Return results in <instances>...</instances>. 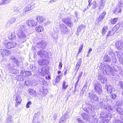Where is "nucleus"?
Returning <instances> with one entry per match:
<instances>
[{"label":"nucleus","mask_w":123,"mask_h":123,"mask_svg":"<svg viewBox=\"0 0 123 123\" xmlns=\"http://www.w3.org/2000/svg\"><path fill=\"white\" fill-rule=\"evenodd\" d=\"M18 36L19 37V43H22L25 41L27 39V35L25 32L22 30H19L17 33Z\"/></svg>","instance_id":"obj_1"},{"label":"nucleus","mask_w":123,"mask_h":123,"mask_svg":"<svg viewBox=\"0 0 123 123\" xmlns=\"http://www.w3.org/2000/svg\"><path fill=\"white\" fill-rule=\"evenodd\" d=\"M100 117L103 121L107 123L109 122L111 116L110 114L108 113L102 112L100 114Z\"/></svg>","instance_id":"obj_2"},{"label":"nucleus","mask_w":123,"mask_h":123,"mask_svg":"<svg viewBox=\"0 0 123 123\" xmlns=\"http://www.w3.org/2000/svg\"><path fill=\"white\" fill-rule=\"evenodd\" d=\"M103 69L106 73V74L112 76L115 75V71L113 70L112 68L108 65H105L103 68Z\"/></svg>","instance_id":"obj_3"},{"label":"nucleus","mask_w":123,"mask_h":123,"mask_svg":"<svg viewBox=\"0 0 123 123\" xmlns=\"http://www.w3.org/2000/svg\"><path fill=\"white\" fill-rule=\"evenodd\" d=\"M93 86L95 91L99 95L102 92V86L98 82L95 81L94 82Z\"/></svg>","instance_id":"obj_4"},{"label":"nucleus","mask_w":123,"mask_h":123,"mask_svg":"<svg viewBox=\"0 0 123 123\" xmlns=\"http://www.w3.org/2000/svg\"><path fill=\"white\" fill-rule=\"evenodd\" d=\"M60 31L62 33L67 34L68 32V28L67 25L63 24L59 25Z\"/></svg>","instance_id":"obj_5"},{"label":"nucleus","mask_w":123,"mask_h":123,"mask_svg":"<svg viewBox=\"0 0 123 123\" xmlns=\"http://www.w3.org/2000/svg\"><path fill=\"white\" fill-rule=\"evenodd\" d=\"M48 92V91L46 87H42L38 92L39 95L43 96H45Z\"/></svg>","instance_id":"obj_6"},{"label":"nucleus","mask_w":123,"mask_h":123,"mask_svg":"<svg viewBox=\"0 0 123 123\" xmlns=\"http://www.w3.org/2000/svg\"><path fill=\"white\" fill-rule=\"evenodd\" d=\"M62 20L64 23L68 25V26L70 27H72L73 25V24L71 19L69 18H64L62 19Z\"/></svg>","instance_id":"obj_7"},{"label":"nucleus","mask_w":123,"mask_h":123,"mask_svg":"<svg viewBox=\"0 0 123 123\" xmlns=\"http://www.w3.org/2000/svg\"><path fill=\"white\" fill-rule=\"evenodd\" d=\"M37 54L43 58H46L48 56L47 51L43 50L39 51L37 52Z\"/></svg>","instance_id":"obj_8"},{"label":"nucleus","mask_w":123,"mask_h":123,"mask_svg":"<svg viewBox=\"0 0 123 123\" xmlns=\"http://www.w3.org/2000/svg\"><path fill=\"white\" fill-rule=\"evenodd\" d=\"M47 43L44 40H43L41 42H39L37 43V47L40 48H44L47 45Z\"/></svg>","instance_id":"obj_9"},{"label":"nucleus","mask_w":123,"mask_h":123,"mask_svg":"<svg viewBox=\"0 0 123 123\" xmlns=\"http://www.w3.org/2000/svg\"><path fill=\"white\" fill-rule=\"evenodd\" d=\"M108 100L107 99H102L100 100L99 102L100 107L102 108H104L108 104Z\"/></svg>","instance_id":"obj_10"},{"label":"nucleus","mask_w":123,"mask_h":123,"mask_svg":"<svg viewBox=\"0 0 123 123\" xmlns=\"http://www.w3.org/2000/svg\"><path fill=\"white\" fill-rule=\"evenodd\" d=\"M88 97L92 101V100L94 101H98V98L96 95L92 93H89Z\"/></svg>","instance_id":"obj_11"},{"label":"nucleus","mask_w":123,"mask_h":123,"mask_svg":"<svg viewBox=\"0 0 123 123\" xmlns=\"http://www.w3.org/2000/svg\"><path fill=\"white\" fill-rule=\"evenodd\" d=\"M105 88L107 89V92L109 93H111V92H114L115 91V89L113 86L110 85L108 86L106 85Z\"/></svg>","instance_id":"obj_12"},{"label":"nucleus","mask_w":123,"mask_h":123,"mask_svg":"<svg viewBox=\"0 0 123 123\" xmlns=\"http://www.w3.org/2000/svg\"><path fill=\"white\" fill-rule=\"evenodd\" d=\"M26 24L30 26H35L37 24V22L33 20H29L26 22Z\"/></svg>","instance_id":"obj_13"},{"label":"nucleus","mask_w":123,"mask_h":123,"mask_svg":"<svg viewBox=\"0 0 123 123\" xmlns=\"http://www.w3.org/2000/svg\"><path fill=\"white\" fill-rule=\"evenodd\" d=\"M16 97V103L15 106L16 107H17L18 105L22 101V99L21 97L17 94H16L14 95Z\"/></svg>","instance_id":"obj_14"},{"label":"nucleus","mask_w":123,"mask_h":123,"mask_svg":"<svg viewBox=\"0 0 123 123\" xmlns=\"http://www.w3.org/2000/svg\"><path fill=\"white\" fill-rule=\"evenodd\" d=\"M34 7V4L32 3L28 4L27 6L24 9L23 12H26L28 11L32 10Z\"/></svg>","instance_id":"obj_15"},{"label":"nucleus","mask_w":123,"mask_h":123,"mask_svg":"<svg viewBox=\"0 0 123 123\" xmlns=\"http://www.w3.org/2000/svg\"><path fill=\"white\" fill-rule=\"evenodd\" d=\"M117 48L119 50H121L123 48V42L122 41L117 42L116 44Z\"/></svg>","instance_id":"obj_16"},{"label":"nucleus","mask_w":123,"mask_h":123,"mask_svg":"<svg viewBox=\"0 0 123 123\" xmlns=\"http://www.w3.org/2000/svg\"><path fill=\"white\" fill-rule=\"evenodd\" d=\"M1 54L3 57V59L5 60L6 59V60L8 56V50L5 49H3Z\"/></svg>","instance_id":"obj_17"},{"label":"nucleus","mask_w":123,"mask_h":123,"mask_svg":"<svg viewBox=\"0 0 123 123\" xmlns=\"http://www.w3.org/2000/svg\"><path fill=\"white\" fill-rule=\"evenodd\" d=\"M58 31L57 30H54L51 35L54 40H57L58 37Z\"/></svg>","instance_id":"obj_18"},{"label":"nucleus","mask_w":123,"mask_h":123,"mask_svg":"<svg viewBox=\"0 0 123 123\" xmlns=\"http://www.w3.org/2000/svg\"><path fill=\"white\" fill-rule=\"evenodd\" d=\"M109 54L110 56L112 58L113 63H115L117 62V59L115 58V55L111 51L109 52Z\"/></svg>","instance_id":"obj_19"},{"label":"nucleus","mask_w":123,"mask_h":123,"mask_svg":"<svg viewBox=\"0 0 123 123\" xmlns=\"http://www.w3.org/2000/svg\"><path fill=\"white\" fill-rule=\"evenodd\" d=\"M81 116L84 119V120L86 121L87 122L90 121V118L89 115L83 113L81 114Z\"/></svg>","instance_id":"obj_20"},{"label":"nucleus","mask_w":123,"mask_h":123,"mask_svg":"<svg viewBox=\"0 0 123 123\" xmlns=\"http://www.w3.org/2000/svg\"><path fill=\"white\" fill-rule=\"evenodd\" d=\"M69 117L68 114L65 115L64 116H62L60 118L59 121V123H64L66 122V119Z\"/></svg>","instance_id":"obj_21"},{"label":"nucleus","mask_w":123,"mask_h":123,"mask_svg":"<svg viewBox=\"0 0 123 123\" xmlns=\"http://www.w3.org/2000/svg\"><path fill=\"white\" fill-rule=\"evenodd\" d=\"M28 91L29 94L30 95L34 97L37 95L36 92L33 89H29L28 90Z\"/></svg>","instance_id":"obj_22"},{"label":"nucleus","mask_w":123,"mask_h":123,"mask_svg":"<svg viewBox=\"0 0 123 123\" xmlns=\"http://www.w3.org/2000/svg\"><path fill=\"white\" fill-rule=\"evenodd\" d=\"M122 10L121 7L119 6H117L115 10L113 11V12L116 14L121 13Z\"/></svg>","instance_id":"obj_23"},{"label":"nucleus","mask_w":123,"mask_h":123,"mask_svg":"<svg viewBox=\"0 0 123 123\" xmlns=\"http://www.w3.org/2000/svg\"><path fill=\"white\" fill-rule=\"evenodd\" d=\"M25 77V76L24 75H19L17 76L16 77V79L18 81H22Z\"/></svg>","instance_id":"obj_24"},{"label":"nucleus","mask_w":123,"mask_h":123,"mask_svg":"<svg viewBox=\"0 0 123 123\" xmlns=\"http://www.w3.org/2000/svg\"><path fill=\"white\" fill-rule=\"evenodd\" d=\"M115 31H114L113 29H112L111 30L107 32V35H106V39L108 38V37L111 36L113 35L115 32Z\"/></svg>","instance_id":"obj_25"},{"label":"nucleus","mask_w":123,"mask_h":123,"mask_svg":"<svg viewBox=\"0 0 123 123\" xmlns=\"http://www.w3.org/2000/svg\"><path fill=\"white\" fill-rule=\"evenodd\" d=\"M116 111L119 114L122 115H123V109L119 107L117 108Z\"/></svg>","instance_id":"obj_26"},{"label":"nucleus","mask_w":123,"mask_h":123,"mask_svg":"<svg viewBox=\"0 0 123 123\" xmlns=\"http://www.w3.org/2000/svg\"><path fill=\"white\" fill-rule=\"evenodd\" d=\"M86 27V26L85 25H80L78 28L77 30V31L78 32H81L82 29H85Z\"/></svg>","instance_id":"obj_27"},{"label":"nucleus","mask_w":123,"mask_h":123,"mask_svg":"<svg viewBox=\"0 0 123 123\" xmlns=\"http://www.w3.org/2000/svg\"><path fill=\"white\" fill-rule=\"evenodd\" d=\"M35 30L37 32H42L43 31V28L42 26L39 25L36 27Z\"/></svg>","instance_id":"obj_28"},{"label":"nucleus","mask_w":123,"mask_h":123,"mask_svg":"<svg viewBox=\"0 0 123 123\" xmlns=\"http://www.w3.org/2000/svg\"><path fill=\"white\" fill-rule=\"evenodd\" d=\"M16 43L15 42H13L11 43H8V49H11L14 48L15 46Z\"/></svg>","instance_id":"obj_29"},{"label":"nucleus","mask_w":123,"mask_h":123,"mask_svg":"<svg viewBox=\"0 0 123 123\" xmlns=\"http://www.w3.org/2000/svg\"><path fill=\"white\" fill-rule=\"evenodd\" d=\"M104 60L105 62H111L110 58L107 55H105L104 56Z\"/></svg>","instance_id":"obj_30"},{"label":"nucleus","mask_w":123,"mask_h":123,"mask_svg":"<svg viewBox=\"0 0 123 123\" xmlns=\"http://www.w3.org/2000/svg\"><path fill=\"white\" fill-rule=\"evenodd\" d=\"M37 19L39 22L42 23L44 21L45 18L43 17L40 16H38L37 17Z\"/></svg>","instance_id":"obj_31"},{"label":"nucleus","mask_w":123,"mask_h":123,"mask_svg":"<svg viewBox=\"0 0 123 123\" xmlns=\"http://www.w3.org/2000/svg\"><path fill=\"white\" fill-rule=\"evenodd\" d=\"M105 109L109 112H111L112 110L111 106L110 105L107 104V105L104 108Z\"/></svg>","instance_id":"obj_32"},{"label":"nucleus","mask_w":123,"mask_h":123,"mask_svg":"<svg viewBox=\"0 0 123 123\" xmlns=\"http://www.w3.org/2000/svg\"><path fill=\"white\" fill-rule=\"evenodd\" d=\"M108 27L106 26H105L102 29V34L103 36L105 35L107 31L108 30Z\"/></svg>","instance_id":"obj_33"},{"label":"nucleus","mask_w":123,"mask_h":123,"mask_svg":"<svg viewBox=\"0 0 123 123\" xmlns=\"http://www.w3.org/2000/svg\"><path fill=\"white\" fill-rule=\"evenodd\" d=\"M105 0H101L100 3V5L99 7L100 9H102L104 7Z\"/></svg>","instance_id":"obj_34"},{"label":"nucleus","mask_w":123,"mask_h":123,"mask_svg":"<svg viewBox=\"0 0 123 123\" xmlns=\"http://www.w3.org/2000/svg\"><path fill=\"white\" fill-rule=\"evenodd\" d=\"M11 58L12 60L14 61V63H15L17 66H18L19 65L18 61L17 60V59L14 56H13Z\"/></svg>","instance_id":"obj_35"},{"label":"nucleus","mask_w":123,"mask_h":123,"mask_svg":"<svg viewBox=\"0 0 123 123\" xmlns=\"http://www.w3.org/2000/svg\"><path fill=\"white\" fill-rule=\"evenodd\" d=\"M120 24L119 23L118 24H117L112 29L114 30V31H115V32L117 31V30L118 29L120 26Z\"/></svg>","instance_id":"obj_36"},{"label":"nucleus","mask_w":123,"mask_h":123,"mask_svg":"<svg viewBox=\"0 0 123 123\" xmlns=\"http://www.w3.org/2000/svg\"><path fill=\"white\" fill-rule=\"evenodd\" d=\"M116 92H111V97L112 99H115L117 97V94L116 93Z\"/></svg>","instance_id":"obj_37"},{"label":"nucleus","mask_w":123,"mask_h":123,"mask_svg":"<svg viewBox=\"0 0 123 123\" xmlns=\"http://www.w3.org/2000/svg\"><path fill=\"white\" fill-rule=\"evenodd\" d=\"M106 13L105 12H104L103 13L99 15V18H101L103 20L105 17V15L106 14Z\"/></svg>","instance_id":"obj_38"},{"label":"nucleus","mask_w":123,"mask_h":123,"mask_svg":"<svg viewBox=\"0 0 123 123\" xmlns=\"http://www.w3.org/2000/svg\"><path fill=\"white\" fill-rule=\"evenodd\" d=\"M107 80V78L104 76L102 79H101V81L102 83H106Z\"/></svg>","instance_id":"obj_39"},{"label":"nucleus","mask_w":123,"mask_h":123,"mask_svg":"<svg viewBox=\"0 0 123 123\" xmlns=\"http://www.w3.org/2000/svg\"><path fill=\"white\" fill-rule=\"evenodd\" d=\"M117 85L120 88L123 89V81H119L118 82Z\"/></svg>","instance_id":"obj_40"},{"label":"nucleus","mask_w":123,"mask_h":123,"mask_svg":"<svg viewBox=\"0 0 123 123\" xmlns=\"http://www.w3.org/2000/svg\"><path fill=\"white\" fill-rule=\"evenodd\" d=\"M83 44L80 45V47L79 49L78 52L77 54V55H78L81 52L83 47Z\"/></svg>","instance_id":"obj_41"},{"label":"nucleus","mask_w":123,"mask_h":123,"mask_svg":"<svg viewBox=\"0 0 123 123\" xmlns=\"http://www.w3.org/2000/svg\"><path fill=\"white\" fill-rule=\"evenodd\" d=\"M104 77V76H103L102 74L99 73H98V80H100V81H101V79H102V78H103Z\"/></svg>","instance_id":"obj_42"},{"label":"nucleus","mask_w":123,"mask_h":123,"mask_svg":"<svg viewBox=\"0 0 123 123\" xmlns=\"http://www.w3.org/2000/svg\"><path fill=\"white\" fill-rule=\"evenodd\" d=\"M27 27L26 26H25V24L24 23L22 24L20 26V28L22 29L26 30Z\"/></svg>","instance_id":"obj_43"},{"label":"nucleus","mask_w":123,"mask_h":123,"mask_svg":"<svg viewBox=\"0 0 123 123\" xmlns=\"http://www.w3.org/2000/svg\"><path fill=\"white\" fill-rule=\"evenodd\" d=\"M83 109L84 111H85L88 113H89L91 110V109L87 107H84L83 108Z\"/></svg>","instance_id":"obj_44"},{"label":"nucleus","mask_w":123,"mask_h":123,"mask_svg":"<svg viewBox=\"0 0 123 123\" xmlns=\"http://www.w3.org/2000/svg\"><path fill=\"white\" fill-rule=\"evenodd\" d=\"M43 65H47L49 64V61L48 60H46L45 59H43Z\"/></svg>","instance_id":"obj_45"},{"label":"nucleus","mask_w":123,"mask_h":123,"mask_svg":"<svg viewBox=\"0 0 123 123\" xmlns=\"http://www.w3.org/2000/svg\"><path fill=\"white\" fill-rule=\"evenodd\" d=\"M16 20V19L15 18H12L9 20V22L11 24H12Z\"/></svg>","instance_id":"obj_46"},{"label":"nucleus","mask_w":123,"mask_h":123,"mask_svg":"<svg viewBox=\"0 0 123 123\" xmlns=\"http://www.w3.org/2000/svg\"><path fill=\"white\" fill-rule=\"evenodd\" d=\"M87 82H86L82 89V91H83V92L86 91L87 90Z\"/></svg>","instance_id":"obj_47"},{"label":"nucleus","mask_w":123,"mask_h":123,"mask_svg":"<svg viewBox=\"0 0 123 123\" xmlns=\"http://www.w3.org/2000/svg\"><path fill=\"white\" fill-rule=\"evenodd\" d=\"M68 86V85L66 84V82L64 81L63 83L62 87L64 89H66Z\"/></svg>","instance_id":"obj_48"},{"label":"nucleus","mask_w":123,"mask_h":123,"mask_svg":"<svg viewBox=\"0 0 123 123\" xmlns=\"http://www.w3.org/2000/svg\"><path fill=\"white\" fill-rule=\"evenodd\" d=\"M13 35L11 33L10 34V35L9 36V37H8V38L9 39H13L15 37V35L13 34V37H12V35Z\"/></svg>","instance_id":"obj_49"},{"label":"nucleus","mask_w":123,"mask_h":123,"mask_svg":"<svg viewBox=\"0 0 123 123\" xmlns=\"http://www.w3.org/2000/svg\"><path fill=\"white\" fill-rule=\"evenodd\" d=\"M60 75H58L56 77L55 79L56 83H58L60 79Z\"/></svg>","instance_id":"obj_50"},{"label":"nucleus","mask_w":123,"mask_h":123,"mask_svg":"<svg viewBox=\"0 0 123 123\" xmlns=\"http://www.w3.org/2000/svg\"><path fill=\"white\" fill-rule=\"evenodd\" d=\"M7 0H2V2L0 3V6L2 5H5L6 3V1Z\"/></svg>","instance_id":"obj_51"},{"label":"nucleus","mask_w":123,"mask_h":123,"mask_svg":"<svg viewBox=\"0 0 123 123\" xmlns=\"http://www.w3.org/2000/svg\"><path fill=\"white\" fill-rule=\"evenodd\" d=\"M31 72L29 71H25V75L27 76H29L31 75Z\"/></svg>","instance_id":"obj_52"},{"label":"nucleus","mask_w":123,"mask_h":123,"mask_svg":"<svg viewBox=\"0 0 123 123\" xmlns=\"http://www.w3.org/2000/svg\"><path fill=\"white\" fill-rule=\"evenodd\" d=\"M103 20L102 19H101L99 17V18L97 19L96 21V23L97 24H98L101 22V21Z\"/></svg>","instance_id":"obj_53"},{"label":"nucleus","mask_w":123,"mask_h":123,"mask_svg":"<svg viewBox=\"0 0 123 123\" xmlns=\"http://www.w3.org/2000/svg\"><path fill=\"white\" fill-rule=\"evenodd\" d=\"M8 123H13L11 116H9L8 117Z\"/></svg>","instance_id":"obj_54"},{"label":"nucleus","mask_w":123,"mask_h":123,"mask_svg":"<svg viewBox=\"0 0 123 123\" xmlns=\"http://www.w3.org/2000/svg\"><path fill=\"white\" fill-rule=\"evenodd\" d=\"M31 82L29 81H25V84L27 86H30L31 85Z\"/></svg>","instance_id":"obj_55"},{"label":"nucleus","mask_w":123,"mask_h":123,"mask_svg":"<svg viewBox=\"0 0 123 123\" xmlns=\"http://www.w3.org/2000/svg\"><path fill=\"white\" fill-rule=\"evenodd\" d=\"M81 63V59H79L76 64L77 66H80Z\"/></svg>","instance_id":"obj_56"},{"label":"nucleus","mask_w":123,"mask_h":123,"mask_svg":"<svg viewBox=\"0 0 123 123\" xmlns=\"http://www.w3.org/2000/svg\"><path fill=\"white\" fill-rule=\"evenodd\" d=\"M97 6L96 4L95 1L93 2L92 3V7L93 9H95L96 8Z\"/></svg>","instance_id":"obj_57"},{"label":"nucleus","mask_w":123,"mask_h":123,"mask_svg":"<svg viewBox=\"0 0 123 123\" xmlns=\"http://www.w3.org/2000/svg\"><path fill=\"white\" fill-rule=\"evenodd\" d=\"M117 19L118 18H114L111 21L112 23L113 24H115L117 22Z\"/></svg>","instance_id":"obj_58"},{"label":"nucleus","mask_w":123,"mask_h":123,"mask_svg":"<svg viewBox=\"0 0 123 123\" xmlns=\"http://www.w3.org/2000/svg\"><path fill=\"white\" fill-rule=\"evenodd\" d=\"M77 120L78 121V123H84V121L83 120H81L80 118H78Z\"/></svg>","instance_id":"obj_59"},{"label":"nucleus","mask_w":123,"mask_h":123,"mask_svg":"<svg viewBox=\"0 0 123 123\" xmlns=\"http://www.w3.org/2000/svg\"><path fill=\"white\" fill-rule=\"evenodd\" d=\"M31 104V102L30 101H29L27 103L26 105V107L27 108H29L30 107L29 105Z\"/></svg>","instance_id":"obj_60"},{"label":"nucleus","mask_w":123,"mask_h":123,"mask_svg":"<svg viewBox=\"0 0 123 123\" xmlns=\"http://www.w3.org/2000/svg\"><path fill=\"white\" fill-rule=\"evenodd\" d=\"M57 113H55L53 116L54 119L55 120L57 117Z\"/></svg>","instance_id":"obj_61"},{"label":"nucleus","mask_w":123,"mask_h":123,"mask_svg":"<svg viewBox=\"0 0 123 123\" xmlns=\"http://www.w3.org/2000/svg\"><path fill=\"white\" fill-rule=\"evenodd\" d=\"M114 123H123V122L119 120H115Z\"/></svg>","instance_id":"obj_62"},{"label":"nucleus","mask_w":123,"mask_h":123,"mask_svg":"<svg viewBox=\"0 0 123 123\" xmlns=\"http://www.w3.org/2000/svg\"><path fill=\"white\" fill-rule=\"evenodd\" d=\"M43 59L40 60L38 62V63L40 65H43Z\"/></svg>","instance_id":"obj_63"},{"label":"nucleus","mask_w":123,"mask_h":123,"mask_svg":"<svg viewBox=\"0 0 123 123\" xmlns=\"http://www.w3.org/2000/svg\"><path fill=\"white\" fill-rule=\"evenodd\" d=\"M13 10L14 12H17L18 11V8L16 7H14Z\"/></svg>","instance_id":"obj_64"}]
</instances>
